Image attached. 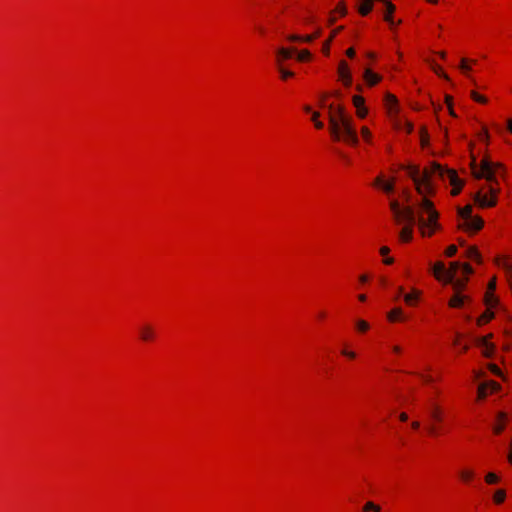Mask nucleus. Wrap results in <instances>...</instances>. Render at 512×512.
Instances as JSON below:
<instances>
[{"label":"nucleus","instance_id":"nucleus-1","mask_svg":"<svg viewBox=\"0 0 512 512\" xmlns=\"http://www.w3.org/2000/svg\"><path fill=\"white\" fill-rule=\"evenodd\" d=\"M407 176L412 179L417 192L422 196L416 208L412 206L402 207L397 200L390 201V209L398 224L413 227L418 224L423 236H431L439 228L437 222L438 213L433 203L428 199L435 193L436 179L440 178L451 187L452 195H458L463 186L461 179L453 169H444L439 162H431L428 166H406Z\"/></svg>","mask_w":512,"mask_h":512},{"label":"nucleus","instance_id":"nucleus-2","mask_svg":"<svg viewBox=\"0 0 512 512\" xmlns=\"http://www.w3.org/2000/svg\"><path fill=\"white\" fill-rule=\"evenodd\" d=\"M329 131L336 140H343L347 143H356L357 132L352 125V118L346 113L342 106L329 105Z\"/></svg>","mask_w":512,"mask_h":512},{"label":"nucleus","instance_id":"nucleus-3","mask_svg":"<svg viewBox=\"0 0 512 512\" xmlns=\"http://www.w3.org/2000/svg\"><path fill=\"white\" fill-rule=\"evenodd\" d=\"M469 166L476 179H485L490 183L497 181V174L501 169L500 162H469Z\"/></svg>","mask_w":512,"mask_h":512},{"label":"nucleus","instance_id":"nucleus-4","mask_svg":"<svg viewBox=\"0 0 512 512\" xmlns=\"http://www.w3.org/2000/svg\"><path fill=\"white\" fill-rule=\"evenodd\" d=\"M406 166H416V165L413 164L412 162H408V164H405V165L401 164L398 166L397 169L396 168L392 169L393 175L389 178H386V176L381 173L375 178L373 185L380 188L387 194L392 193L394 191L395 182L397 180V176L395 175L396 171L398 169L404 170L405 173L407 174V171L405 170Z\"/></svg>","mask_w":512,"mask_h":512},{"label":"nucleus","instance_id":"nucleus-5","mask_svg":"<svg viewBox=\"0 0 512 512\" xmlns=\"http://www.w3.org/2000/svg\"><path fill=\"white\" fill-rule=\"evenodd\" d=\"M479 140L481 142L479 147H477V148L471 147V149H470V152H471L470 160L475 161V160H477V158H480V160H489L490 155H487L485 153L486 144H487V140H488V132L486 130L481 131V133L479 134Z\"/></svg>","mask_w":512,"mask_h":512},{"label":"nucleus","instance_id":"nucleus-6","mask_svg":"<svg viewBox=\"0 0 512 512\" xmlns=\"http://www.w3.org/2000/svg\"><path fill=\"white\" fill-rule=\"evenodd\" d=\"M489 192L490 196L482 191H478L474 195V202L482 208L494 206L496 204V189L491 185L489 187Z\"/></svg>","mask_w":512,"mask_h":512},{"label":"nucleus","instance_id":"nucleus-7","mask_svg":"<svg viewBox=\"0 0 512 512\" xmlns=\"http://www.w3.org/2000/svg\"><path fill=\"white\" fill-rule=\"evenodd\" d=\"M497 303L498 300L493 294H485V304L487 306V310L479 317V325L485 324L493 318L494 313L491 311V308L495 307Z\"/></svg>","mask_w":512,"mask_h":512},{"label":"nucleus","instance_id":"nucleus-8","mask_svg":"<svg viewBox=\"0 0 512 512\" xmlns=\"http://www.w3.org/2000/svg\"><path fill=\"white\" fill-rule=\"evenodd\" d=\"M338 74L345 86H350L352 83V76L349 66L346 61L341 60L338 67Z\"/></svg>","mask_w":512,"mask_h":512},{"label":"nucleus","instance_id":"nucleus-9","mask_svg":"<svg viewBox=\"0 0 512 512\" xmlns=\"http://www.w3.org/2000/svg\"><path fill=\"white\" fill-rule=\"evenodd\" d=\"M500 389V385L494 381H489L487 383H483L478 387V396L479 398H485L488 392H495Z\"/></svg>","mask_w":512,"mask_h":512},{"label":"nucleus","instance_id":"nucleus-10","mask_svg":"<svg viewBox=\"0 0 512 512\" xmlns=\"http://www.w3.org/2000/svg\"><path fill=\"white\" fill-rule=\"evenodd\" d=\"M471 298L468 295H464L460 292L454 293L452 298L449 300V306L452 308H461L466 302H469Z\"/></svg>","mask_w":512,"mask_h":512},{"label":"nucleus","instance_id":"nucleus-11","mask_svg":"<svg viewBox=\"0 0 512 512\" xmlns=\"http://www.w3.org/2000/svg\"><path fill=\"white\" fill-rule=\"evenodd\" d=\"M155 330L150 324H143L139 327V337L142 341L148 342L153 340Z\"/></svg>","mask_w":512,"mask_h":512},{"label":"nucleus","instance_id":"nucleus-12","mask_svg":"<svg viewBox=\"0 0 512 512\" xmlns=\"http://www.w3.org/2000/svg\"><path fill=\"white\" fill-rule=\"evenodd\" d=\"M483 223V220L478 216H472L463 221L465 228L472 231L480 230L483 226Z\"/></svg>","mask_w":512,"mask_h":512},{"label":"nucleus","instance_id":"nucleus-13","mask_svg":"<svg viewBox=\"0 0 512 512\" xmlns=\"http://www.w3.org/2000/svg\"><path fill=\"white\" fill-rule=\"evenodd\" d=\"M403 295L404 301L408 305H414L415 302L419 299L420 292L418 290H413L411 293L404 294V290L402 287L398 288V296Z\"/></svg>","mask_w":512,"mask_h":512},{"label":"nucleus","instance_id":"nucleus-14","mask_svg":"<svg viewBox=\"0 0 512 512\" xmlns=\"http://www.w3.org/2000/svg\"><path fill=\"white\" fill-rule=\"evenodd\" d=\"M497 264L509 274V283L512 289V260L508 257H503L497 260Z\"/></svg>","mask_w":512,"mask_h":512},{"label":"nucleus","instance_id":"nucleus-15","mask_svg":"<svg viewBox=\"0 0 512 512\" xmlns=\"http://www.w3.org/2000/svg\"><path fill=\"white\" fill-rule=\"evenodd\" d=\"M296 52L295 48L288 49V48H279L277 50V62L279 66H282L281 63L283 60L290 59L293 55V53Z\"/></svg>","mask_w":512,"mask_h":512},{"label":"nucleus","instance_id":"nucleus-16","mask_svg":"<svg viewBox=\"0 0 512 512\" xmlns=\"http://www.w3.org/2000/svg\"><path fill=\"white\" fill-rule=\"evenodd\" d=\"M478 345L482 348V353L485 357L492 356L494 347L485 338L478 339Z\"/></svg>","mask_w":512,"mask_h":512},{"label":"nucleus","instance_id":"nucleus-17","mask_svg":"<svg viewBox=\"0 0 512 512\" xmlns=\"http://www.w3.org/2000/svg\"><path fill=\"white\" fill-rule=\"evenodd\" d=\"M364 79L370 86H373L381 80V77L378 74L374 73L372 70L365 69Z\"/></svg>","mask_w":512,"mask_h":512},{"label":"nucleus","instance_id":"nucleus-18","mask_svg":"<svg viewBox=\"0 0 512 512\" xmlns=\"http://www.w3.org/2000/svg\"><path fill=\"white\" fill-rule=\"evenodd\" d=\"M387 319L390 322H396V321L404 320L403 310L400 307H396V308L392 309L390 312L387 313Z\"/></svg>","mask_w":512,"mask_h":512},{"label":"nucleus","instance_id":"nucleus-19","mask_svg":"<svg viewBox=\"0 0 512 512\" xmlns=\"http://www.w3.org/2000/svg\"><path fill=\"white\" fill-rule=\"evenodd\" d=\"M433 272L437 279L445 278L447 280V269L442 262H437L433 266Z\"/></svg>","mask_w":512,"mask_h":512},{"label":"nucleus","instance_id":"nucleus-20","mask_svg":"<svg viewBox=\"0 0 512 512\" xmlns=\"http://www.w3.org/2000/svg\"><path fill=\"white\" fill-rule=\"evenodd\" d=\"M413 227L404 226L399 232V238L403 242H409L412 239Z\"/></svg>","mask_w":512,"mask_h":512},{"label":"nucleus","instance_id":"nucleus-21","mask_svg":"<svg viewBox=\"0 0 512 512\" xmlns=\"http://www.w3.org/2000/svg\"><path fill=\"white\" fill-rule=\"evenodd\" d=\"M447 282L452 284L455 293H457V292L462 293V290L465 288V285L467 282V277H465L464 279L452 278V281H447Z\"/></svg>","mask_w":512,"mask_h":512},{"label":"nucleus","instance_id":"nucleus-22","mask_svg":"<svg viewBox=\"0 0 512 512\" xmlns=\"http://www.w3.org/2000/svg\"><path fill=\"white\" fill-rule=\"evenodd\" d=\"M462 264L459 262H452L450 264V269L447 270V281H452V278L455 277L456 273L461 270Z\"/></svg>","mask_w":512,"mask_h":512},{"label":"nucleus","instance_id":"nucleus-23","mask_svg":"<svg viewBox=\"0 0 512 512\" xmlns=\"http://www.w3.org/2000/svg\"><path fill=\"white\" fill-rule=\"evenodd\" d=\"M467 258L473 259L477 262H481V256L476 247H468L465 253Z\"/></svg>","mask_w":512,"mask_h":512},{"label":"nucleus","instance_id":"nucleus-24","mask_svg":"<svg viewBox=\"0 0 512 512\" xmlns=\"http://www.w3.org/2000/svg\"><path fill=\"white\" fill-rule=\"evenodd\" d=\"M372 3H373V0H363L361 6L359 7V13L363 16L370 13V11L372 10V7H373Z\"/></svg>","mask_w":512,"mask_h":512},{"label":"nucleus","instance_id":"nucleus-25","mask_svg":"<svg viewBox=\"0 0 512 512\" xmlns=\"http://www.w3.org/2000/svg\"><path fill=\"white\" fill-rule=\"evenodd\" d=\"M362 511L363 512H380L381 507L379 505L369 501L363 506Z\"/></svg>","mask_w":512,"mask_h":512},{"label":"nucleus","instance_id":"nucleus-26","mask_svg":"<svg viewBox=\"0 0 512 512\" xmlns=\"http://www.w3.org/2000/svg\"><path fill=\"white\" fill-rule=\"evenodd\" d=\"M459 216L463 221L472 217V207L470 205H467L464 208L459 209Z\"/></svg>","mask_w":512,"mask_h":512},{"label":"nucleus","instance_id":"nucleus-27","mask_svg":"<svg viewBox=\"0 0 512 512\" xmlns=\"http://www.w3.org/2000/svg\"><path fill=\"white\" fill-rule=\"evenodd\" d=\"M430 416L433 420L440 422L442 420V414L437 406H433L430 411Z\"/></svg>","mask_w":512,"mask_h":512},{"label":"nucleus","instance_id":"nucleus-28","mask_svg":"<svg viewBox=\"0 0 512 512\" xmlns=\"http://www.w3.org/2000/svg\"><path fill=\"white\" fill-rule=\"evenodd\" d=\"M505 497H506L505 491L502 489H499L495 492L493 499L496 504H500L505 500Z\"/></svg>","mask_w":512,"mask_h":512},{"label":"nucleus","instance_id":"nucleus-29","mask_svg":"<svg viewBox=\"0 0 512 512\" xmlns=\"http://www.w3.org/2000/svg\"><path fill=\"white\" fill-rule=\"evenodd\" d=\"M342 29V27H338L336 30H334L332 32V35L331 37L323 44V52L325 54H328L329 53V46H330V42L332 41L333 37L338 33V31H340Z\"/></svg>","mask_w":512,"mask_h":512},{"label":"nucleus","instance_id":"nucleus-30","mask_svg":"<svg viewBox=\"0 0 512 512\" xmlns=\"http://www.w3.org/2000/svg\"><path fill=\"white\" fill-rule=\"evenodd\" d=\"M311 58V53L308 50H302L297 54V60L304 62L308 61Z\"/></svg>","mask_w":512,"mask_h":512},{"label":"nucleus","instance_id":"nucleus-31","mask_svg":"<svg viewBox=\"0 0 512 512\" xmlns=\"http://www.w3.org/2000/svg\"><path fill=\"white\" fill-rule=\"evenodd\" d=\"M420 142L423 148H426L429 145V136L424 129L421 130Z\"/></svg>","mask_w":512,"mask_h":512},{"label":"nucleus","instance_id":"nucleus-32","mask_svg":"<svg viewBox=\"0 0 512 512\" xmlns=\"http://www.w3.org/2000/svg\"><path fill=\"white\" fill-rule=\"evenodd\" d=\"M356 327L360 332H366L369 329V324L364 320H357Z\"/></svg>","mask_w":512,"mask_h":512},{"label":"nucleus","instance_id":"nucleus-33","mask_svg":"<svg viewBox=\"0 0 512 512\" xmlns=\"http://www.w3.org/2000/svg\"><path fill=\"white\" fill-rule=\"evenodd\" d=\"M432 69L439 77H442L447 81H450L449 76L446 73H444L439 66H437L436 64H432Z\"/></svg>","mask_w":512,"mask_h":512},{"label":"nucleus","instance_id":"nucleus-34","mask_svg":"<svg viewBox=\"0 0 512 512\" xmlns=\"http://www.w3.org/2000/svg\"><path fill=\"white\" fill-rule=\"evenodd\" d=\"M432 69L439 77H442L447 81H450L449 76L446 73H444L439 66H437L436 64H432Z\"/></svg>","mask_w":512,"mask_h":512},{"label":"nucleus","instance_id":"nucleus-35","mask_svg":"<svg viewBox=\"0 0 512 512\" xmlns=\"http://www.w3.org/2000/svg\"><path fill=\"white\" fill-rule=\"evenodd\" d=\"M485 481L488 484H495L499 481V477L495 473L490 472L485 476Z\"/></svg>","mask_w":512,"mask_h":512},{"label":"nucleus","instance_id":"nucleus-36","mask_svg":"<svg viewBox=\"0 0 512 512\" xmlns=\"http://www.w3.org/2000/svg\"><path fill=\"white\" fill-rule=\"evenodd\" d=\"M460 477L464 481H470L474 477V473H473V471H470V470H463L460 472Z\"/></svg>","mask_w":512,"mask_h":512},{"label":"nucleus","instance_id":"nucleus-37","mask_svg":"<svg viewBox=\"0 0 512 512\" xmlns=\"http://www.w3.org/2000/svg\"><path fill=\"white\" fill-rule=\"evenodd\" d=\"M279 72L281 74V78L284 80L294 76L293 72L283 68L282 66H279Z\"/></svg>","mask_w":512,"mask_h":512},{"label":"nucleus","instance_id":"nucleus-38","mask_svg":"<svg viewBox=\"0 0 512 512\" xmlns=\"http://www.w3.org/2000/svg\"><path fill=\"white\" fill-rule=\"evenodd\" d=\"M471 97L473 98V100L479 102V103H487V98L478 94L477 92L475 91H471Z\"/></svg>","mask_w":512,"mask_h":512},{"label":"nucleus","instance_id":"nucleus-39","mask_svg":"<svg viewBox=\"0 0 512 512\" xmlns=\"http://www.w3.org/2000/svg\"><path fill=\"white\" fill-rule=\"evenodd\" d=\"M353 104L356 108L364 106V98L359 95L353 96Z\"/></svg>","mask_w":512,"mask_h":512},{"label":"nucleus","instance_id":"nucleus-40","mask_svg":"<svg viewBox=\"0 0 512 512\" xmlns=\"http://www.w3.org/2000/svg\"><path fill=\"white\" fill-rule=\"evenodd\" d=\"M385 101H386L387 105H390V104L391 105L392 104L395 105L397 103L396 97L394 95H392V94H389V93H387L385 95Z\"/></svg>","mask_w":512,"mask_h":512},{"label":"nucleus","instance_id":"nucleus-41","mask_svg":"<svg viewBox=\"0 0 512 512\" xmlns=\"http://www.w3.org/2000/svg\"><path fill=\"white\" fill-rule=\"evenodd\" d=\"M461 270L462 273L466 276L473 273V269L469 264H462Z\"/></svg>","mask_w":512,"mask_h":512},{"label":"nucleus","instance_id":"nucleus-42","mask_svg":"<svg viewBox=\"0 0 512 512\" xmlns=\"http://www.w3.org/2000/svg\"><path fill=\"white\" fill-rule=\"evenodd\" d=\"M456 252H457V247L455 245H450L446 250V255L448 257H452L456 254Z\"/></svg>","mask_w":512,"mask_h":512},{"label":"nucleus","instance_id":"nucleus-43","mask_svg":"<svg viewBox=\"0 0 512 512\" xmlns=\"http://www.w3.org/2000/svg\"><path fill=\"white\" fill-rule=\"evenodd\" d=\"M445 99H446V103H447L448 109L450 111V114L454 116V111L452 109V104H453L452 97L449 95H446Z\"/></svg>","mask_w":512,"mask_h":512},{"label":"nucleus","instance_id":"nucleus-44","mask_svg":"<svg viewBox=\"0 0 512 512\" xmlns=\"http://www.w3.org/2000/svg\"><path fill=\"white\" fill-rule=\"evenodd\" d=\"M386 13L393 14L395 11V5L392 4L390 1L386 2L385 4Z\"/></svg>","mask_w":512,"mask_h":512},{"label":"nucleus","instance_id":"nucleus-45","mask_svg":"<svg viewBox=\"0 0 512 512\" xmlns=\"http://www.w3.org/2000/svg\"><path fill=\"white\" fill-rule=\"evenodd\" d=\"M356 109H357V115L360 118H364L367 115V113H368L367 109L364 106L358 107Z\"/></svg>","mask_w":512,"mask_h":512},{"label":"nucleus","instance_id":"nucleus-46","mask_svg":"<svg viewBox=\"0 0 512 512\" xmlns=\"http://www.w3.org/2000/svg\"><path fill=\"white\" fill-rule=\"evenodd\" d=\"M489 369H490V371H491L492 373H494L495 375H497V376H500V375H501V371H500L499 367H498V366H496L495 364H490V365H489Z\"/></svg>","mask_w":512,"mask_h":512},{"label":"nucleus","instance_id":"nucleus-47","mask_svg":"<svg viewBox=\"0 0 512 512\" xmlns=\"http://www.w3.org/2000/svg\"><path fill=\"white\" fill-rule=\"evenodd\" d=\"M361 133H362V136L365 140H369L370 137H371V133L370 131L368 130V128L366 127H363L362 130H361Z\"/></svg>","mask_w":512,"mask_h":512},{"label":"nucleus","instance_id":"nucleus-48","mask_svg":"<svg viewBox=\"0 0 512 512\" xmlns=\"http://www.w3.org/2000/svg\"><path fill=\"white\" fill-rule=\"evenodd\" d=\"M384 20H385L386 22H388L391 26L395 25V21H394V19H393V17H392V14L386 13V14L384 15Z\"/></svg>","mask_w":512,"mask_h":512},{"label":"nucleus","instance_id":"nucleus-49","mask_svg":"<svg viewBox=\"0 0 512 512\" xmlns=\"http://www.w3.org/2000/svg\"><path fill=\"white\" fill-rule=\"evenodd\" d=\"M460 69H461L463 72H466V71H469V70H470V67L467 65V60H466V59H462V60H461Z\"/></svg>","mask_w":512,"mask_h":512},{"label":"nucleus","instance_id":"nucleus-50","mask_svg":"<svg viewBox=\"0 0 512 512\" xmlns=\"http://www.w3.org/2000/svg\"><path fill=\"white\" fill-rule=\"evenodd\" d=\"M342 354L350 359H354L356 357V354L355 352L353 351H348L346 349L342 350Z\"/></svg>","mask_w":512,"mask_h":512},{"label":"nucleus","instance_id":"nucleus-51","mask_svg":"<svg viewBox=\"0 0 512 512\" xmlns=\"http://www.w3.org/2000/svg\"><path fill=\"white\" fill-rule=\"evenodd\" d=\"M302 36L300 35H297V34H293V35H289L288 36V40L292 41V42H299L301 41L302 42Z\"/></svg>","mask_w":512,"mask_h":512},{"label":"nucleus","instance_id":"nucleus-52","mask_svg":"<svg viewBox=\"0 0 512 512\" xmlns=\"http://www.w3.org/2000/svg\"><path fill=\"white\" fill-rule=\"evenodd\" d=\"M495 288H496V281H495V279H494V280H492V281L489 283V285H488V289H489V291H487L486 293H488V294H493L492 292L495 290Z\"/></svg>","mask_w":512,"mask_h":512},{"label":"nucleus","instance_id":"nucleus-53","mask_svg":"<svg viewBox=\"0 0 512 512\" xmlns=\"http://www.w3.org/2000/svg\"><path fill=\"white\" fill-rule=\"evenodd\" d=\"M301 39H302V42L310 43L315 39V36H313L312 34L306 35V36H302Z\"/></svg>","mask_w":512,"mask_h":512},{"label":"nucleus","instance_id":"nucleus-54","mask_svg":"<svg viewBox=\"0 0 512 512\" xmlns=\"http://www.w3.org/2000/svg\"><path fill=\"white\" fill-rule=\"evenodd\" d=\"M336 11L339 12L341 15H345L346 8H345L344 4H339L338 7L336 8Z\"/></svg>","mask_w":512,"mask_h":512},{"label":"nucleus","instance_id":"nucleus-55","mask_svg":"<svg viewBox=\"0 0 512 512\" xmlns=\"http://www.w3.org/2000/svg\"><path fill=\"white\" fill-rule=\"evenodd\" d=\"M427 430H428V432H429L430 434H432V435H435V434L437 433V429H436V427H435V426H433V425H429V426L427 427Z\"/></svg>","mask_w":512,"mask_h":512},{"label":"nucleus","instance_id":"nucleus-56","mask_svg":"<svg viewBox=\"0 0 512 512\" xmlns=\"http://www.w3.org/2000/svg\"><path fill=\"white\" fill-rule=\"evenodd\" d=\"M390 249L387 246H383L380 248L381 255L385 256L389 253Z\"/></svg>","mask_w":512,"mask_h":512},{"label":"nucleus","instance_id":"nucleus-57","mask_svg":"<svg viewBox=\"0 0 512 512\" xmlns=\"http://www.w3.org/2000/svg\"><path fill=\"white\" fill-rule=\"evenodd\" d=\"M346 55L350 58H353L355 56V50L353 48L347 49Z\"/></svg>","mask_w":512,"mask_h":512},{"label":"nucleus","instance_id":"nucleus-58","mask_svg":"<svg viewBox=\"0 0 512 512\" xmlns=\"http://www.w3.org/2000/svg\"><path fill=\"white\" fill-rule=\"evenodd\" d=\"M503 429H504V426H503V425H496V426L494 427V432H495L496 434H499V433H501V432H502V430H503Z\"/></svg>","mask_w":512,"mask_h":512},{"label":"nucleus","instance_id":"nucleus-59","mask_svg":"<svg viewBox=\"0 0 512 512\" xmlns=\"http://www.w3.org/2000/svg\"><path fill=\"white\" fill-rule=\"evenodd\" d=\"M421 379H423L425 382H432V377L431 376H428V375H423L421 374L420 375Z\"/></svg>","mask_w":512,"mask_h":512},{"label":"nucleus","instance_id":"nucleus-60","mask_svg":"<svg viewBox=\"0 0 512 512\" xmlns=\"http://www.w3.org/2000/svg\"><path fill=\"white\" fill-rule=\"evenodd\" d=\"M314 124H315V127H316L317 129H322V128L324 127L323 122H321V121H319V120H318V121H315V122H314Z\"/></svg>","mask_w":512,"mask_h":512},{"label":"nucleus","instance_id":"nucleus-61","mask_svg":"<svg viewBox=\"0 0 512 512\" xmlns=\"http://www.w3.org/2000/svg\"><path fill=\"white\" fill-rule=\"evenodd\" d=\"M399 418H400L401 421H407L408 420V416H407L406 413H401Z\"/></svg>","mask_w":512,"mask_h":512},{"label":"nucleus","instance_id":"nucleus-62","mask_svg":"<svg viewBox=\"0 0 512 512\" xmlns=\"http://www.w3.org/2000/svg\"><path fill=\"white\" fill-rule=\"evenodd\" d=\"M318 117H319V113L318 112H313L312 113V121L313 122L318 121Z\"/></svg>","mask_w":512,"mask_h":512},{"label":"nucleus","instance_id":"nucleus-63","mask_svg":"<svg viewBox=\"0 0 512 512\" xmlns=\"http://www.w3.org/2000/svg\"><path fill=\"white\" fill-rule=\"evenodd\" d=\"M393 261H394V260H393V258H391V257H388V258H385V259H384V263H385V264H387V265L392 264V263H393Z\"/></svg>","mask_w":512,"mask_h":512},{"label":"nucleus","instance_id":"nucleus-64","mask_svg":"<svg viewBox=\"0 0 512 512\" xmlns=\"http://www.w3.org/2000/svg\"><path fill=\"white\" fill-rule=\"evenodd\" d=\"M508 460L512 464V448H510V450H509Z\"/></svg>","mask_w":512,"mask_h":512}]
</instances>
